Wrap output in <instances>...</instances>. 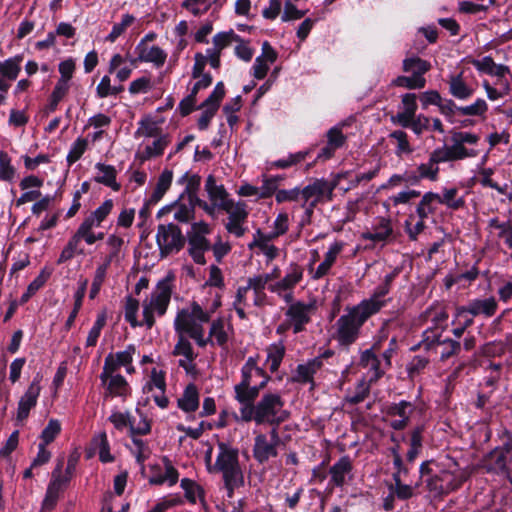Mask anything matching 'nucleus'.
Listing matches in <instances>:
<instances>
[{
  "label": "nucleus",
  "mask_w": 512,
  "mask_h": 512,
  "mask_svg": "<svg viewBox=\"0 0 512 512\" xmlns=\"http://www.w3.org/2000/svg\"><path fill=\"white\" fill-rule=\"evenodd\" d=\"M172 280L169 275L159 280L150 296L143 301V320L147 328L153 327L155 316L161 317L166 313L173 291Z\"/></svg>",
  "instance_id": "nucleus-3"
},
{
  "label": "nucleus",
  "mask_w": 512,
  "mask_h": 512,
  "mask_svg": "<svg viewBox=\"0 0 512 512\" xmlns=\"http://www.w3.org/2000/svg\"><path fill=\"white\" fill-rule=\"evenodd\" d=\"M448 85L449 93L459 100H467L474 93V89L464 80L463 71L455 75H449Z\"/></svg>",
  "instance_id": "nucleus-36"
},
{
  "label": "nucleus",
  "mask_w": 512,
  "mask_h": 512,
  "mask_svg": "<svg viewBox=\"0 0 512 512\" xmlns=\"http://www.w3.org/2000/svg\"><path fill=\"white\" fill-rule=\"evenodd\" d=\"M321 357H315L307 363L299 364L296 369L295 380L302 383H312L314 375L321 369Z\"/></svg>",
  "instance_id": "nucleus-41"
},
{
  "label": "nucleus",
  "mask_w": 512,
  "mask_h": 512,
  "mask_svg": "<svg viewBox=\"0 0 512 512\" xmlns=\"http://www.w3.org/2000/svg\"><path fill=\"white\" fill-rule=\"evenodd\" d=\"M112 208L113 201L107 199L83 219L74 233L79 242L84 241L87 245L95 244V229L101 226L102 222L111 213Z\"/></svg>",
  "instance_id": "nucleus-8"
},
{
  "label": "nucleus",
  "mask_w": 512,
  "mask_h": 512,
  "mask_svg": "<svg viewBox=\"0 0 512 512\" xmlns=\"http://www.w3.org/2000/svg\"><path fill=\"white\" fill-rule=\"evenodd\" d=\"M281 438L277 427H272L268 433H259L254 437L252 454L255 461L262 465L278 456Z\"/></svg>",
  "instance_id": "nucleus-9"
},
{
  "label": "nucleus",
  "mask_w": 512,
  "mask_h": 512,
  "mask_svg": "<svg viewBox=\"0 0 512 512\" xmlns=\"http://www.w3.org/2000/svg\"><path fill=\"white\" fill-rule=\"evenodd\" d=\"M389 291L390 288L387 285L380 284L376 287L370 298L362 300L359 305L368 313L374 315L386 305L387 301L383 298L389 293Z\"/></svg>",
  "instance_id": "nucleus-35"
},
{
  "label": "nucleus",
  "mask_w": 512,
  "mask_h": 512,
  "mask_svg": "<svg viewBox=\"0 0 512 512\" xmlns=\"http://www.w3.org/2000/svg\"><path fill=\"white\" fill-rule=\"evenodd\" d=\"M335 323V339L342 346L353 344L360 335L363 324L372 316L359 304L346 309Z\"/></svg>",
  "instance_id": "nucleus-4"
},
{
  "label": "nucleus",
  "mask_w": 512,
  "mask_h": 512,
  "mask_svg": "<svg viewBox=\"0 0 512 512\" xmlns=\"http://www.w3.org/2000/svg\"><path fill=\"white\" fill-rule=\"evenodd\" d=\"M315 310L313 303L296 301L291 303L285 311V318L292 324L294 334L305 330V326L311 321V315Z\"/></svg>",
  "instance_id": "nucleus-12"
},
{
  "label": "nucleus",
  "mask_w": 512,
  "mask_h": 512,
  "mask_svg": "<svg viewBox=\"0 0 512 512\" xmlns=\"http://www.w3.org/2000/svg\"><path fill=\"white\" fill-rule=\"evenodd\" d=\"M177 333V343L174 346L172 354L174 356H183L188 359H195L196 354L193 351V347L191 342L186 337V333L176 332Z\"/></svg>",
  "instance_id": "nucleus-55"
},
{
  "label": "nucleus",
  "mask_w": 512,
  "mask_h": 512,
  "mask_svg": "<svg viewBox=\"0 0 512 512\" xmlns=\"http://www.w3.org/2000/svg\"><path fill=\"white\" fill-rule=\"evenodd\" d=\"M134 21L133 15L124 14L121 22L113 25L111 32L106 36L105 40L111 43L115 42Z\"/></svg>",
  "instance_id": "nucleus-62"
},
{
  "label": "nucleus",
  "mask_w": 512,
  "mask_h": 512,
  "mask_svg": "<svg viewBox=\"0 0 512 512\" xmlns=\"http://www.w3.org/2000/svg\"><path fill=\"white\" fill-rule=\"evenodd\" d=\"M205 191L208 194L210 202L219 205L220 210H224L234 203V201L229 198V194L224 185L218 184L215 177L212 175H209L205 181Z\"/></svg>",
  "instance_id": "nucleus-25"
},
{
  "label": "nucleus",
  "mask_w": 512,
  "mask_h": 512,
  "mask_svg": "<svg viewBox=\"0 0 512 512\" xmlns=\"http://www.w3.org/2000/svg\"><path fill=\"white\" fill-rule=\"evenodd\" d=\"M163 134L159 123L152 116H144L139 122L134 133L136 138H154Z\"/></svg>",
  "instance_id": "nucleus-43"
},
{
  "label": "nucleus",
  "mask_w": 512,
  "mask_h": 512,
  "mask_svg": "<svg viewBox=\"0 0 512 512\" xmlns=\"http://www.w3.org/2000/svg\"><path fill=\"white\" fill-rule=\"evenodd\" d=\"M303 275V267L297 263H291L286 269L284 277L279 281L270 284L268 289L272 293L282 296L286 291H293L296 285L302 281Z\"/></svg>",
  "instance_id": "nucleus-18"
},
{
  "label": "nucleus",
  "mask_w": 512,
  "mask_h": 512,
  "mask_svg": "<svg viewBox=\"0 0 512 512\" xmlns=\"http://www.w3.org/2000/svg\"><path fill=\"white\" fill-rule=\"evenodd\" d=\"M392 234V226L390 220L382 218L377 226L374 227L373 231L363 233L365 240L372 242L385 241Z\"/></svg>",
  "instance_id": "nucleus-52"
},
{
  "label": "nucleus",
  "mask_w": 512,
  "mask_h": 512,
  "mask_svg": "<svg viewBox=\"0 0 512 512\" xmlns=\"http://www.w3.org/2000/svg\"><path fill=\"white\" fill-rule=\"evenodd\" d=\"M137 57L131 60V64L151 63L155 68H161L166 60L167 53L157 45H148L144 42H139L135 47Z\"/></svg>",
  "instance_id": "nucleus-17"
},
{
  "label": "nucleus",
  "mask_w": 512,
  "mask_h": 512,
  "mask_svg": "<svg viewBox=\"0 0 512 512\" xmlns=\"http://www.w3.org/2000/svg\"><path fill=\"white\" fill-rule=\"evenodd\" d=\"M68 482L69 477L62 476V463L60 462L52 472V478L42 502V510L50 511L54 509Z\"/></svg>",
  "instance_id": "nucleus-14"
},
{
  "label": "nucleus",
  "mask_w": 512,
  "mask_h": 512,
  "mask_svg": "<svg viewBox=\"0 0 512 512\" xmlns=\"http://www.w3.org/2000/svg\"><path fill=\"white\" fill-rule=\"evenodd\" d=\"M401 110L391 117V121L399 126L406 125L408 120L416 115L418 109L417 96L415 93H406L402 95Z\"/></svg>",
  "instance_id": "nucleus-31"
},
{
  "label": "nucleus",
  "mask_w": 512,
  "mask_h": 512,
  "mask_svg": "<svg viewBox=\"0 0 512 512\" xmlns=\"http://www.w3.org/2000/svg\"><path fill=\"white\" fill-rule=\"evenodd\" d=\"M419 473L420 479L434 496L448 494L461 487L466 480L464 472L461 471L440 470L434 472L429 461L420 465Z\"/></svg>",
  "instance_id": "nucleus-2"
},
{
  "label": "nucleus",
  "mask_w": 512,
  "mask_h": 512,
  "mask_svg": "<svg viewBox=\"0 0 512 512\" xmlns=\"http://www.w3.org/2000/svg\"><path fill=\"white\" fill-rule=\"evenodd\" d=\"M123 244V238L116 234H110L105 241L107 252L104 255H100L101 263L98 266L108 270L111 264L119 263L121 259L120 254Z\"/></svg>",
  "instance_id": "nucleus-26"
},
{
  "label": "nucleus",
  "mask_w": 512,
  "mask_h": 512,
  "mask_svg": "<svg viewBox=\"0 0 512 512\" xmlns=\"http://www.w3.org/2000/svg\"><path fill=\"white\" fill-rule=\"evenodd\" d=\"M210 473H220L222 478H228L232 482L244 476L239 462V450L230 443L219 441L217 443V455L213 465L208 466Z\"/></svg>",
  "instance_id": "nucleus-6"
},
{
  "label": "nucleus",
  "mask_w": 512,
  "mask_h": 512,
  "mask_svg": "<svg viewBox=\"0 0 512 512\" xmlns=\"http://www.w3.org/2000/svg\"><path fill=\"white\" fill-rule=\"evenodd\" d=\"M168 212H173V218L176 221L188 223L194 217L195 194L191 192L181 194L174 203L159 210L158 217Z\"/></svg>",
  "instance_id": "nucleus-11"
},
{
  "label": "nucleus",
  "mask_w": 512,
  "mask_h": 512,
  "mask_svg": "<svg viewBox=\"0 0 512 512\" xmlns=\"http://www.w3.org/2000/svg\"><path fill=\"white\" fill-rule=\"evenodd\" d=\"M413 411L414 405L411 402L402 400L398 403H393L388 408V415L398 417V419L392 420L390 426L395 430L404 429L408 425Z\"/></svg>",
  "instance_id": "nucleus-27"
},
{
  "label": "nucleus",
  "mask_w": 512,
  "mask_h": 512,
  "mask_svg": "<svg viewBox=\"0 0 512 512\" xmlns=\"http://www.w3.org/2000/svg\"><path fill=\"white\" fill-rule=\"evenodd\" d=\"M211 233V227L204 221L194 222L187 232L188 245L192 248L210 249L211 245L206 235Z\"/></svg>",
  "instance_id": "nucleus-28"
},
{
  "label": "nucleus",
  "mask_w": 512,
  "mask_h": 512,
  "mask_svg": "<svg viewBox=\"0 0 512 512\" xmlns=\"http://www.w3.org/2000/svg\"><path fill=\"white\" fill-rule=\"evenodd\" d=\"M41 387L38 381L34 380L29 385L24 395L18 402L17 420L23 422L29 416L30 410L37 404L40 395Z\"/></svg>",
  "instance_id": "nucleus-24"
},
{
  "label": "nucleus",
  "mask_w": 512,
  "mask_h": 512,
  "mask_svg": "<svg viewBox=\"0 0 512 512\" xmlns=\"http://www.w3.org/2000/svg\"><path fill=\"white\" fill-rule=\"evenodd\" d=\"M204 339H209L206 342V346L208 344H214V342L219 346H223L227 343L228 335L225 330V322L222 318H217L211 322L209 335L207 337L204 336Z\"/></svg>",
  "instance_id": "nucleus-46"
},
{
  "label": "nucleus",
  "mask_w": 512,
  "mask_h": 512,
  "mask_svg": "<svg viewBox=\"0 0 512 512\" xmlns=\"http://www.w3.org/2000/svg\"><path fill=\"white\" fill-rule=\"evenodd\" d=\"M283 407L284 401L278 393H265L256 403L255 422L268 423L278 428L280 423L289 418V412Z\"/></svg>",
  "instance_id": "nucleus-7"
},
{
  "label": "nucleus",
  "mask_w": 512,
  "mask_h": 512,
  "mask_svg": "<svg viewBox=\"0 0 512 512\" xmlns=\"http://www.w3.org/2000/svg\"><path fill=\"white\" fill-rule=\"evenodd\" d=\"M502 445L491 450L483 458V468L512 483V433L504 431Z\"/></svg>",
  "instance_id": "nucleus-5"
},
{
  "label": "nucleus",
  "mask_w": 512,
  "mask_h": 512,
  "mask_svg": "<svg viewBox=\"0 0 512 512\" xmlns=\"http://www.w3.org/2000/svg\"><path fill=\"white\" fill-rule=\"evenodd\" d=\"M132 446L130 447L131 453L135 456L136 462L141 466V470H144V462L150 457L151 450L148 446V442L144 441L138 436L131 437Z\"/></svg>",
  "instance_id": "nucleus-53"
},
{
  "label": "nucleus",
  "mask_w": 512,
  "mask_h": 512,
  "mask_svg": "<svg viewBox=\"0 0 512 512\" xmlns=\"http://www.w3.org/2000/svg\"><path fill=\"white\" fill-rule=\"evenodd\" d=\"M223 211L228 214V221L225 224L227 232L237 238L244 236L248 230L245 226L248 218L247 205L244 202H237L229 205Z\"/></svg>",
  "instance_id": "nucleus-13"
},
{
  "label": "nucleus",
  "mask_w": 512,
  "mask_h": 512,
  "mask_svg": "<svg viewBox=\"0 0 512 512\" xmlns=\"http://www.w3.org/2000/svg\"><path fill=\"white\" fill-rule=\"evenodd\" d=\"M268 382V378L261 380L256 385H248L238 383L234 386V398L239 404H254V401L259 395L261 389H263Z\"/></svg>",
  "instance_id": "nucleus-32"
},
{
  "label": "nucleus",
  "mask_w": 512,
  "mask_h": 512,
  "mask_svg": "<svg viewBox=\"0 0 512 512\" xmlns=\"http://www.w3.org/2000/svg\"><path fill=\"white\" fill-rule=\"evenodd\" d=\"M164 470L161 471L159 467H153V473L149 477V484L151 485H163L167 484L169 487L174 486L179 479V473L173 466L171 460L168 457L162 459Z\"/></svg>",
  "instance_id": "nucleus-22"
},
{
  "label": "nucleus",
  "mask_w": 512,
  "mask_h": 512,
  "mask_svg": "<svg viewBox=\"0 0 512 512\" xmlns=\"http://www.w3.org/2000/svg\"><path fill=\"white\" fill-rule=\"evenodd\" d=\"M101 384L106 388V396L126 397L130 393L129 384L122 375L111 376Z\"/></svg>",
  "instance_id": "nucleus-42"
},
{
  "label": "nucleus",
  "mask_w": 512,
  "mask_h": 512,
  "mask_svg": "<svg viewBox=\"0 0 512 512\" xmlns=\"http://www.w3.org/2000/svg\"><path fill=\"white\" fill-rule=\"evenodd\" d=\"M94 449L98 452L99 459L103 463L114 461L113 455L110 453V446L105 432L96 435L93 438Z\"/></svg>",
  "instance_id": "nucleus-54"
},
{
  "label": "nucleus",
  "mask_w": 512,
  "mask_h": 512,
  "mask_svg": "<svg viewBox=\"0 0 512 512\" xmlns=\"http://www.w3.org/2000/svg\"><path fill=\"white\" fill-rule=\"evenodd\" d=\"M479 141V136L471 132H454L451 137V142L458 147L457 149L463 153L462 158H472L477 156V151L474 149H468L465 144L475 145Z\"/></svg>",
  "instance_id": "nucleus-37"
},
{
  "label": "nucleus",
  "mask_w": 512,
  "mask_h": 512,
  "mask_svg": "<svg viewBox=\"0 0 512 512\" xmlns=\"http://www.w3.org/2000/svg\"><path fill=\"white\" fill-rule=\"evenodd\" d=\"M420 483L416 482L405 483V481H393V483L388 485V490L390 492H394L397 496V499L405 501L411 499L415 495V490L419 487Z\"/></svg>",
  "instance_id": "nucleus-50"
},
{
  "label": "nucleus",
  "mask_w": 512,
  "mask_h": 512,
  "mask_svg": "<svg viewBox=\"0 0 512 512\" xmlns=\"http://www.w3.org/2000/svg\"><path fill=\"white\" fill-rule=\"evenodd\" d=\"M430 363L428 355H415L406 365V371L411 379L420 375Z\"/></svg>",
  "instance_id": "nucleus-59"
},
{
  "label": "nucleus",
  "mask_w": 512,
  "mask_h": 512,
  "mask_svg": "<svg viewBox=\"0 0 512 512\" xmlns=\"http://www.w3.org/2000/svg\"><path fill=\"white\" fill-rule=\"evenodd\" d=\"M439 170V166L429 158L426 163H421L417 166V176L414 177V180L419 181L422 179H428L430 181H436L438 179Z\"/></svg>",
  "instance_id": "nucleus-58"
},
{
  "label": "nucleus",
  "mask_w": 512,
  "mask_h": 512,
  "mask_svg": "<svg viewBox=\"0 0 512 512\" xmlns=\"http://www.w3.org/2000/svg\"><path fill=\"white\" fill-rule=\"evenodd\" d=\"M156 242L162 257L179 252L185 243L181 229L174 223L160 224L157 228Z\"/></svg>",
  "instance_id": "nucleus-10"
},
{
  "label": "nucleus",
  "mask_w": 512,
  "mask_h": 512,
  "mask_svg": "<svg viewBox=\"0 0 512 512\" xmlns=\"http://www.w3.org/2000/svg\"><path fill=\"white\" fill-rule=\"evenodd\" d=\"M272 236L267 233H263L260 229L256 230L253 234V240L248 244L249 249L258 248L266 257V262L269 263L274 260L278 254L279 249L271 244L274 240Z\"/></svg>",
  "instance_id": "nucleus-30"
},
{
  "label": "nucleus",
  "mask_w": 512,
  "mask_h": 512,
  "mask_svg": "<svg viewBox=\"0 0 512 512\" xmlns=\"http://www.w3.org/2000/svg\"><path fill=\"white\" fill-rule=\"evenodd\" d=\"M359 365L367 369V380L375 383L385 373L388 368H384V363L377 357L373 348L366 349L361 353Z\"/></svg>",
  "instance_id": "nucleus-20"
},
{
  "label": "nucleus",
  "mask_w": 512,
  "mask_h": 512,
  "mask_svg": "<svg viewBox=\"0 0 512 512\" xmlns=\"http://www.w3.org/2000/svg\"><path fill=\"white\" fill-rule=\"evenodd\" d=\"M431 69L430 62L421 59L420 57H409L403 60V71L411 73L412 77H419L425 79L424 74Z\"/></svg>",
  "instance_id": "nucleus-44"
},
{
  "label": "nucleus",
  "mask_w": 512,
  "mask_h": 512,
  "mask_svg": "<svg viewBox=\"0 0 512 512\" xmlns=\"http://www.w3.org/2000/svg\"><path fill=\"white\" fill-rule=\"evenodd\" d=\"M439 194L426 192L416 206V215L418 218L426 219L430 214L435 213L436 203H438Z\"/></svg>",
  "instance_id": "nucleus-48"
},
{
  "label": "nucleus",
  "mask_w": 512,
  "mask_h": 512,
  "mask_svg": "<svg viewBox=\"0 0 512 512\" xmlns=\"http://www.w3.org/2000/svg\"><path fill=\"white\" fill-rule=\"evenodd\" d=\"M267 284V276L258 274L253 277H249L247 279V284L245 286L239 287L237 290L240 301H245L246 298H249L251 290H256V292H265Z\"/></svg>",
  "instance_id": "nucleus-45"
},
{
  "label": "nucleus",
  "mask_w": 512,
  "mask_h": 512,
  "mask_svg": "<svg viewBox=\"0 0 512 512\" xmlns=\"http://www.w3.org/2000/svg\"><path fill=\"white\" fill-rule=\"evenodd\" d=\"M218 304H214V308L207 310L193 301L185 308L178 311L174 319V329L176 332L186 333L196 344L203 348L206 347V342L209 339H204L205 323L210 322L211 315Z\"/></svg>",
  "instance_id": "nucleus-1"
},
{
  "label": "nucleus",
  "mask_w": 512,
  "mask_h": 512,
  "mask_svg": "<svg viewBox=\"0 0 512 512\" xmlns=\"http://www.w3.org/2000/svg\"><path fill=\"white\" fill-rule=\"evenodd\" d=\"M277 56L275 49L265 41L262 44V54L256 57L252 66V75L259 80L265 78L270 65L277 60Z\"/></svg>",
  "instance_id": "nucleus-23"
},
{
  "label": "nucleus",
  "mask_w": 512,
  "mask_h": 512,
  "mask_svg": "<svg viewBox=\"0 0 512 512\" xmlns=\"http://www.w3.org/2000/svg\"><path fill=\"white\" fill-rule=\"evenodd\" d=\"M95 169L97 170V175L95 176L97 183L110 187L114 191L120 190L121 186L116 181L117 171L114 166L97 163Z\"/></svg>",
  "instance_id": "nucleus-39"
},
{
  "label": "nucleus",
  "mask_w": 512,
  "mask_h": 512,
  "mask_svg": "<svg viewBox=\"0 0 512 512\" xmlns=\"http://www.w3.org/2000/svg\"><path fill=\"white\" fill-rule=\"evenodd\" d=\"M459 191L457 188H444L442 194H439L438 203L445 205L451 210H459L465 206V199L463 196H458Z\"/></svg>",
  "instance_id": "nucleus-47"
},
{
  "label": "nucleus",
  "mask_w": 512,
  "mask_h": 512,
  "mask_svg": "<svg viewBox=\"0 0 512 512\" xmlns=\"http://www.w3.org/2000/svg\"><path fill=\"white\" fill-rule=\"evenodd\" d=\"M86 285H87V281H84L74 294V306H73V310L71 311L68 319L66 320V323H65L66 330L71 329V327L73 326L74 321L82 307L83 299H84V296L86 293Z\"/></svg>",
  "instance_id": "nucleus-60"
},
{
  "label": "nucleus",
  "mask_w": 512,
  "mask_h": 512,
  "mask_svg": "<svg viewBox=\"0 0 512 512\" xmlns=\"http://www.w3.org/2000/svg\"><path fill=\"white\" fill-rule=\"evenodd\" d=\"M498 308L497 301L494 297L476 298L470 300L466 305L456 308V317H462L465 314H470L472 317L484 316L485 318L492 317Z\"/></svg>",
  "instance_id": "nucleus-15"
},
{
  "label": "nucleus",
  "mask_w": 512,
  "mask_h": 512,
  "mask_svg": "<svg viewBox=\"0 0 512 512\" xmlns=\"http://www.w3.org/2000/svg\"><path fill=\"white\" fill-rule=\"evenodd\" d=\"M344 248V243L341 241H335L330 244L327 252L324 255V260L318 265V267L313 270L312 264L309 266V271L311 273V278L313 280H319L325 277L331 270L332 266L335 264L338 256L342 252Z\"/></svg>",
  "instance_id": "nucleus-19"
},
{
  "label": "nucleus",
  "mask_w": 512,
  "mask_h": 512,
  "mask_svg": "<svg viewBox=\"0 0 512 512\" xmlns=\"http://www.w3.org/2000/svg\"><path fill=\"white\" fill-rule=\"evenodd\" d=\"M430 118L423 115H415L410 120H408V123L406 125H402V128H409L413 131V133L417 136L422 135L425 131H427L430 128Z\"/></svg>",
  "instance_id": "nucleus-61"
},
{
  "label": "nucleus",
  "mask_w": 512,
  "mask_h": 512,
  "mask_svg": "<svg viewBox=\"0 0 512 512\" xmlns=\"http://www.w3.org/2000/svg\"><path fill=\"white\" fill-rule=\"evenodd\" d=\"M173 180V172L169 169H164L159 175L157 183L148 198V205H156L165 193L169 190Z\"/></svg>",
  "instance_id": "nucleus-38"
},
{
  "label": "nucleus",
  "mask_w": 512,
  "mask_h": 512,
  "mask_svg": "<svg viewBox=\"0 0 512 512\" xmlns=\"http://www.w3.org/2000/svg\"><path fill=\"white\" fill-rule=\"evenodd\" d=\"M453 143L450 146L444 145L442 147H438L434 149L430 155L429 158L434 162L437 166L440 163L444 162H451V161H457V160H463L462 155L463 153L460 152V149H457Z\"/></svg>",
  "instance_id": "nucleus-40"
},
{
  "label": "nucleus",
  "mask_w": 512,
  "mask_h": 512,
  "mask_svg": "<svg viewBox=\"0 0 512 512\" xmlns=\"http://www.w3.org/2000/svg\"><path fill=\"white\" fill-rule=\"evenodd\" d=\"M336 185V183H331L325 179H316L302 189V199L305 202L315 204H318L324 199L330 201L333 198V191Z\"/></svg>",
  "instance_id": "nucleus-16"
},
{
  "label": "nucleus",
  "mask_w": 512,
  "mask_h": 512,
  "mask_svg": "<svg viewBox=\"0 0 512 512\" xmlns=\"http://www.w3.org/2000/svg\"><path fill=\"white\" fill-rule=\"evenodd\" d=\"M178 408L187 414L194 413L200 405V393L194 383L188 384L177 400Z\"/></svg>",
  "instance_id": "nucleus-33"
},
{
  "label": "nucleus",
  "mask_w": 512,
  "mask_h": 512,
  "mask_svg": "<svg viewBox=\"0 0 512 512\" xmlns=\"http://www.w3.org/2000/svg\"><path fill=\"white\" fill-rule=\"evenodd\" d=\"M154 140L147 144L142 152L137 154L141 162L161 156L166 147L170 144L171 138L167 133L160 134L153 138Z\"/></svg>",
  "instance_id": "nucleus-34"
},
{
  "label": "nucleus",
  "mask_w": 512,
  "mask_h": 512,
  "mask_svg": "<svg viewBox=\"0 0 512 512\" xmlns=\"http://www.w3.org/2000/svg\"><path fill=\"white\" fill-rule=\"evenodd\" d=\"M139 310V301L132 296H127L125 298V306H124V317L127 322L130 323L132 327L140 326L141 323L137 320V313Z\"/></svg>",
  "instance_id": "nucleus-63"
},
{
  "label": "nucleus",
  "mask_w": 512,
  "mask_h": 512,
  "mask_svg": "<svg viewBox=\"0 0 512 512\" xmlns=\"http://www.w3.org/2000/svg\"><path fill=\"white\" fill-rule=\"evenodd\" d=\"M79 245H80L79 240L73 234L69 238V240L66 243V245L64 246V248L62 249V251H61V253L59 255V258L57 260V263L58 264H63L65 262L71 260L72 258H74L75 255L83 254L84 253V249L80 248Z\"/></svg>",
  "instance_id": "nucleus-57"
},
{
  "label": "nucleus",
  "mask_w": 512,
  "mask_h": 512,
  "mask_svg": "<svg viewBox=\"0 0 512 512\" xmlns=\"http://www.w3.org/2000/svg\"><path fill=\"white\" fill-rule=\"evenodd\" d=\"M180 486L185 492L186 499L193 504L203 495V489L192 479L183 478Z\"/></svg>",
  "instance_id": "nucleus-64"
},
{
  "label": "nucleus",
  "mask_w": 512,
  "mask_h": 512,
  "mask_svg": "<svg viewBox=\"0 0 512 512\" xmlns=\"http://www.w3.org/2000/svg\"><path fill=\"white\" fill-rule=\"evenodd\" d=\"M372 384L373 382L363 377L357 382L354 391L346 395L345 401L352 405L363 402L368 397Z\"/></svg>",
  "instance_id": "nucleus-49"
},
{
  "label": "nucleus",
  "mask_w": 512,
  "mask_h": 512,
  "mask_svg": "<svg viewBox=\"0 0 512 512\" xmlns=\"http://www.w3.org/2000/svg\"><path fill=\"white\" fill-rule=\"evenodd\" d=\"M353 463L349 456H342L329 469L331 483L342 487L347 479H352Z\"/></svg>",
  "instance_id": "nucleus-29"
},
{
  "label": "nucleus",
  "mask_w": 512,
  "mask_h": 512,
  "mask_svg": "<svg viewBox=\"0 0 512 512\" xmlns=\"http://www.w3.org/2000/svg\"><path fill=\"white\" fill-rule=\"evenodd\" d=\"M21 61L20 55L0 61V91H8L11 82L17 79L21 71Z\"/></svg>",
  "instance_id": "nucleus-21"
},
{
  "label": "nucleus",
  "mask_w": 512,
  "mask_h": 512,
  "mask_svg": "<svg viewBox=\"0 0 512 512\" xmlns=\"http://www.w3.org/2000/svg\"><path fill=\"white\" fill-rule=\"evenodd\" d=\"M389 138L395 142V154L398 157L411 154L414 149L408 140V134L403 130H395L389 134Z\"/></svg>",
  "instance_id": "nucleus-51"
},
{
  "label": "nucleus",
  "mask_w": 512,
  "mask_h": 512,
  "mask_svg": "<svg viewBox=\"0 0 512 512\" xmlns=\"http://www.w3.org/2000/svg\"><path fill=\"white\" fill-rule=\"evenodd\" d=\"M285 354V347L282 342L273 343L267 349V363L271 372L278 370Z\"/></svg>",
  "instance_id": "nucleus-56"
}]
</instances>
